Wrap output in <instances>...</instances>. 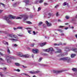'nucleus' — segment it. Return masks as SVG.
<instances>
[{
    "mask_svg": "<svg viewBox=\"0 0 77 77\" xmlns=\"http://www.w3.org/2000/svg\"><path fill=\"white\" fill-rule=\"evenodd\" d=\"M16 17L15 16H12V15H10L8 17L7 16L4 17V19L5 20H6L7 21L8 23H11V21H10V19L12 18V19H15L16 18Z\"/></svg>",
    "mask_w": 77,
    "mask_h": 77,
    "instance_id": "obj_1",
    "label": "nucleus"
},
{
    "mask_svg": "<svg viewBox=\"0 0 77 77\" xmlns=\"http://www.w3.org/2000/svg\"><path fill=\"white\" fill-rule=\"evenodd\" d=\"M59 60H63V61H67L68 63L71 61V59L68 57L60 58L59 59Z\"/></svg>",
    "mask_w": 77,
    "mask_h": 77,
    "instance_id": "obj_2",
    "label": "nucleus"
},
{
    "mask_svg": "<svg viewBox=\"0 0 77 77\" xmlns=\"http://www.w3.org/2000/svg\"><path fill=\"white\" fill-rule=\"evenodd\" d=\"M18 56L20 57H24L25 58H28L29 57V54L23 55L21 53L19 54H18Z\"/></svg>",
    "mask_w": 77,
    "mask_h": 77,
    "instance_id": "obj_3",
    "label": "nucleus"
},
{
    "mask_svg": "<svg viewBox=\"0 0 77 77\" xmlns=\"http://www.w3.org/2000/svg\"><path fill=\"white\" fill-rule=\"evenodd\" d=\"M64 70H60L59 71L54 70L53 72L54 73H56V74H58V73H60L63 72Z\"/></svg>",
    "mask_w": 77,
    "mask_h": 77,
    "instance_id": "obj_4",
    "label": "nucleus"
},
{
    "mask_svg": "<svg viewBox=\"0 0 77 77\" xmlns=\"http://www.w3.org/2000/svg\"><path fill=\"white\" fill-rule=\"evenodd\" d=\"M6 60H7L8 63H11V60H10V57L8 56L6 57Z\"/></svg>",
    "mask_w": 77,
    "mask_h": 77,
    "instance_id": "obj_5",
    "label": "nucleus"
},
{
    "mask_svg": "<svg viewBox=\"0 0 77 77\" xmlns=\"http://www.w3.org/2000/svg\"><path fill=\"white\" fill-rule=\"evenodd\" d=\"M56 50H58V51H57L56 52H55V53H61V50L59 49V48H56Z\"/></svg>",
    "mask_w": 77,
    "mask_h": 77,
    "instance_id": "obj_6",
    "label": "nucleus"
},
{
    "mask_svg": "<svg viewBox=\"0 0 77 77\" xmlns=\"http://www.w3.org/2000/svg\"><path fill=\"white\" fill-rule=\"evenodd\" d=\"M45 23L46 24H47V26L48 27H50V26H52L51 23H48V21H46Z\"/></svg>",
    "mask_w": 77,
    "mask_h": 77,
    "instance_id": "obj_7",
    "label": "nucleus"
},
{
    "mask_svg": "<svg viewBox=\"0 0 77 77\" xmlns=\"http://www.w3.org/2000/svg\"><path fill=\"white\" fill-rule=\"evenodd\" d=\"M10 40H11L13 41H18V38H17L16 39H14V38H10L9 39Z\"/></svg>",
    "mask_w": 77,
    "mask_h": 77,
    "instance_id": "obj_8",
    "label": "nucleus"
},
{
    "mask_svg": "<svg viewBox=\"0 0 77 77\" xmlns=\"http://www.w3.org/2000/svg\"><path fill=\"white\" fill-rule=\"evenodd\" d=\"M15 36V35H13V34H9L8 35V36H9V37H11V38H12L13 36Z\"/></svg>",
    "mask_w": 77,
    "mask_h": 77,
    "instance_id": "obj_9",
    "label": "nucleus"
},
{
    "mask_svg": "<svg viewBox=\"0 0 77 77\" xmlns=\"http://www.w3.org/2000/svg\"><path fill=\"white\" fill-rule=\"evenodd\" d=\"M38 51V50L37 49H33L32 50V52L34 53H37Z\"/></svg>",
    "mask_w": 77,
    "mask_h": 77,
    "instance_id": "obj_10",
    "label": "nucleus"
},
{
    "mask_svg": "<svg viewBox=\"0 0 77 77\" xmlns=\"http://www.w3.org/2000/svg\"><path fill=\"white\" fill-rule=\"evenodd\" d=\"M28 18H29V16L28 15H25L24 16V18H23V20L24 21H26V20L27 19H28Z\"/></svg>",
    "mask_w": 77,
    "mask_h": 77,
    "instance_id": "obj_11",
    "label": "nucleus"
},
{
    "mask_svg": "<svg viewBox=\"0 0 77 77\" xmlns=\"http://www.w3.org/2000/svg\"><path fill=\"white\" fill-rule=\"evenodd\" d=\"M72 51H74L75 52H77V49L73 48L72 49Z\"/></svg>",
    "mask_w": 77,
    "mask_h": 77,
    "instance_id": "obj_12",
    "label": "nucleus"
},
{
    "mask_svg": "<svg viewBox=\"0 0 77 77\" xmlns=\"http://www.w3.org/2000/svg\"><path fill=\"white\" fill-rule=\"evenodd\" d=\"M24 2L26 3V5H27L29 3V0H24Z\"/></svg>",
    "mask_w": 77,
    "mask_h": 77,
    "instance_id": "obj_13",
    "label": "nucleus"
},
{
    "mask_svg": "<svg viewBox=\"0 0 77 77\" xmlns=\"http://www.w3.org/2000/svg\"><path fill=\"white\" fill-rule=\"evenodd\" d=\"M13 7H16V6H17V2H16L14 3L13 4Z\"/></svg>",
    "mask_w": 77,
    "mask_h": 77,
    "instance_id": "obj_14",
    "label": "nucleus"
},
{
    "mask_svg": "<svg viewBox=\"0 0 77 77\" xmlns=\"http://www.w3.org/2000/svg\"><path fill=\"white\" fill-rule=\"evenodd\" d=\"M3 42L4 44L5 45H8V42H7L5 41H3Z\"/></svg>",
    "mask_w": 77,
    "mask_h": 77,
    "instance_id": "obj_15",
    "label": "nucleus"
},
{
    "mask_svg": "<svg viewBox=\"0 0 77 77\" xmlns=\"http://www.w3.org/2000/svg\"><path fill=\"white\" fill-rule=\"evenodd\" d=\"M7 51L8 53V54H10L11 51H10V50L9 49V48H8V47H7Z\"/></svg>",
    "mask_w": 77,
    "mask_h": 77,
    "instance_id": "obj_16",
    "label": "nucleus"
},
{
    "mask_svg": "<svg viewBox=\"0 0 77 77\" xmlns=\"http://www.w3.org/2000/svg\"><path fill=\"white\" fill-rule=\"evenodd\" d=\"M76 56V55L75 54H71V57L72 58H73V57H74Z\"/></svg>",
    "mask_w": 77,
    "mask_h": 77,
    "instance_id": "obj_17",
    "label": "nucleus"
},
{
    "mask_svg": "<svg viewBox=\"0 0 77 77\" xmlns=\"http://www.w3.org/2000/svg\"><path fill=\"white\" fill-rule=\"evenodd\" d=\"M45 45V43H43L40 44V45L41 47H42V46H44V45Z\"/></svg>",
    "mask_w": 77,
    "mask_h": 77,
    "instance_id": "obj_18",
    "label": "nucleus"
},
{
    "mask_svg": "<svg viewBox=\"0 0 77 77\" xmlns=\"http://www.w3.org/2000/svg\"><path fill=\"white\" fill-rule=\"evenodd\" d=\"M15 65H16V66H20V64L18 63H15Z\"/></svg>",
    "mask_w": 77,
    "mask_h": 77,
    "instance_id": "obj_19",
    "label": "nucleus"
},
{
    "mask_svg": "<svg viewBox=\"0 0 77 77\" xmlns=\"http://www.w3.org/2000/svg\"><path fill=\"white\" fill-rule=\"evenodd\" d=\"M62 45V43H60L59 44H54V45L57 46H59V45Z\"/></svg>",
    "mask_w": 77,
    "mask_h": 77,
    "instance_id": "obj_20",
    "label": "nucleus"
},
{
    "mask_svg": "<svg viewBox=\"0 0 77 77\" xmlns=\"http://www.w3.org/2000/svg\"><path fill=\"white\" fill-rule=\"evenodd\" d=\"M42 54L43 55V56H47L48 55L46 53H43Z\"/></svg>",
    "mask_w": 77,
    "mask_h": 77,
    "instance_id": "obj_21",
    "label": "nucleus"
},
{
    "mask_svg": "<svg viewBox=\"0 0 77 77\" xmlns=\"http://www.w3.org/2000/svg\"><path fill=\"white\" fill-rule=\"evenodd\" d=\"M68 5V3H66V2H64L63 4V6H66V5Z\"/></svg>",
    "mask_w": 77,
    "mask_h": 77,
    "instance_id": "obj_22",
    "label": "nucleus"
},
{
    "mask_svg": "<svg viewBox=\"0 0 77 77\" xmlns=\"http://www.w3.org/2000/svg\"><path fill=\"white\" fill-rule=\"evenodd\" d=\"M44 51H47V52H48L49 51H50V48L47 49H44Z\"/></svg>",
    "mask_w": 77,
    "mask_h": 77,
    "instance_id": "obj_23",
    "label": "nucleus"
},
{
    "mask_svg": "<svg viewBox=\"0 0 77 77\" xmlns=\"http://www.w3.org/2000/svg\"><path fill=\"white\" fill-rule=\"evenodd\" d=\"M26 23L27 24H32V23L30 21H28L26 22Z\"/></svg>",
    "mask_w": 77,
    "mask_h": 77,
    "instance_id": "obj_24",
    "label": "nucleus"
},
{
    "mask_svg": "<svg viewBox=\"0 0 77 77\" xmlns=\"http://www.w3.org/2000/svg\"><path fill=\"white\" fill-rule=\"evenodd\" d=\"M52 15V14L49 13L48 14V15H49V16L48 17V18H50L51 17V16Z\"/></svg>",
    "mask_w": 77,
    "mask_h": 77,
    "instance_id": "obj_25",
    "label": "nucleus"
},
{
    "mask_svg": "<svg viewBox=\"0 0 77 77\" xmlns=\"http://www.w3.org/2000/svg\"><path fill=\"white\" fill-rule=\"evenodd\" d=\"M49 50L50 51H54V50L53 48H49Z\"/></svg>",
    "mask_w": 77,
    "mask_h": 77,
    "instance_id": "obj_26",
    "label": "nucleus"
},
{
    "mask_svg": "<svg viewBox=\"0 0 77 77\" xmlns=\"http://www.w3.org/2000/svg\"><path fill=\"white\" fill-rule=\"evenodd\" d=\"M29 72L30 74H34V71H30Z\"/></svg>",
    "mask_w": 77,
    "mask_h": 77,
    "instance_id": "obj_27",
    "label": "nucleus"
},
{
    "mask_svg": "<svg viewBox=\"0 0 77 77\" xmlns=\"http://www.w3.org/2000/svg\"><path fill=\"white\" fill-rule=\"evenodd\" d=\"M69 48H66L65 49V51H69Z\"/></svg>",
    "mask_w": 77,
    "mask_h": 77,
    "instance_id": "obj_28",
    "label": "nucleus"
},
{
    "mask_svg": "<svg viewBox=\"0 0 77 77\" xmlns=\"http://www.w3.org/2000/svg\"><path fill=\"white\" fill-rule=\"evenodd\" d=\"M21 75H25L29 76L30 77V76L28 75V74L24 73H22Z\"/></svg>",
    "mask_w": 77,
    "mask_h": 77,
    "instance_id": "obj_29",
    "label": "nucleus"
},
{
    "mask_svg": "<svg viewBox=\"0 0 77 77\" xmlns=\"http://www.w3.org/2000/svg\"><path fill=\"white\" fill-rule=\"evenodd\" d=\"M72 70L73 71H77V69L76 68H73L72 69Z\"/></svg>",
    "mask_w": 77,
    "mask_h": 77,
    "instance_id": "obj_30",
    "label": "nucleus"
},
{
    "mask_svg": "<svg viewBox=\"0 0 77 77\" xmlns=\"http://www.w3.org/2000/svg\"><path fill=\"white\" fill-rule=\"evenodd\" d=\"M17 29H23V27L22 26H19L17 27Z\"/></svg>",
    "mask_w": 77,
    "mask_h": 77,
    "instance_id": "obj_31",
    "label": "nucleus"
},
{
    "mask_svg": "<svg viewBox=\"0 0 77 77\" xmlns=\"http://www.w3.org/2000/svg\"><path fill=\"white\" fill-rule=\"evenodd\" d=\"M0 75L2 77H5V75L2 74L1 73H0Z\"/></svg>",
    "mask_w": 77,
    "mask_h": 77,
    "instance_id": "obj_32",
    "label": "nucleus"
},
{
    "mask_svg": "<svg viewBox=\"0 0 77 77\" xmlns=\"http://www.w3.org/2000/svg\"><path fill=\"white\" fill-rule=\"evenodd\" d=\"M1 69H2V70L5 71V70H6V67H5L4 68H1Z\"/></svg>",
    "mask_w": 77,
    "mask_h": 77,
    "instance_id": "obj_33",
    "label": "nucleus"
},
{
    "mask_svg": "<svg viewBox=\"0 0 77 77\" xmlns=\"http://www.w3.org/2000/svg\"><path fill=\"white\" fill-rule=\"evenodd\" d=\"M34 74H37L39 72V71H34Z\"/></svg>",
    "mask_w": 77,
    "mask_h": 77,
    "instance_id": "obj_34",
    "label": "nucleus"
},
{
    "mask_svg": "<svg viewBox=\"0 0 77 77\" xmlns=\"http://www.w3.org/2000/svg\"><path fill=\"white\" fill-rule=\"evenodd\" d=\"M65 18L67 19V20H68V19L69 18V17L66 16Z\"/></svg>",
    "mask_w": 77,
    "mask_h": 77,
    "instance_id": "obj_35",
    "label": "nucleus"
},
{
    "mask_svg": "<svg viewBox=\"0 0 77 77\" xmlns=\"http://www.w3.org/2000/svg\"><path fill=\"white\" fill-rule=\"evenodd\" d=\"M65 55V53H63L61 54V56H64Z\"/></svg>",
    "mask_w": 77,
    "mask_h": 77,
    "instance_id": "obj_36",
    "label": "nucleus"
},
{
    "mask_svg": "<svg viewBox=\"0 0 77 77\" xmlns=\"http://www.w3.org/2000/svg\"><path fill=\"white\" fill-rule=\"evenodd\" d=\"M43 23L42 22H39L38 24L39 26H41V24H42Z\"/></svg>",
    "mask_w": 77,
    "mask_h": 77,
    "instance_id": "obj_37",
    "label": "nucleus"
},
{
    "mask_svg": "<svg viewBox=\"0 0 77 77\" xmlns=\"http://www.w3.org/2000/svg\"><path fill=\"white\" fill-rule=\"evenodd\" d=\"M16 18V19H20V20L21 19V17H17Z\"/></svg>",
    "mask_w": 77,
    "mask_h": 77,
    "instance_id": "obj_38",
    "label": "nucleus"
},
{
    "mask_svg": "<svg viewBox=\"0 0 77 77\" xmlns=\"http://www.w3.org/2000/svg\"><path fill=\"white\" fill-rule=\"evenodd\" d=\"M42 58H40L38 61L39 62H41V60H42Z\"/></svg>",
    "mask_w": 77,
    "mask_h": 77,
    "instance_id": "obj_39",
    "label": "nucleus"
},
{
    "mask_svg": "<svg viewBox=\"0 0 77 77\" xmlns=\"http://www.w3.org/2000/svg\"><path fill=\"white\" fill-rule=\"evenodd\" d=\"M44 0H40L39 1L40 3H41L43 2Z\"/></svg>",
    "mask_w": 77,
    "mask_h": 77,
    "instance_id": "obj_40",
    "label": "nucleus"
},
{
    "mask_svg": "<svg viewBox=\"0 0 77 77\" xmlns=\"http://www.w3.org/2000/svg\"><path fill=\"white\" fill-rule=\"evenodd\" d=\"M57 17H58V16H59V14L58 12H57L56 14Z\"/></svg>",
    "mask_w": 77,
    "mask_h": 77,
    "instance_id": "obj_41",
    "label": "nucleus"
},
{
    "mask_svg": "<svg viewBox=\"0 0 77 77\" xmlns=\"http://www.w3.org/2000/svg\"><path fill=\"white\" fill-rule=\"evenodd\" d=\"M58 31H59V32H62V30L60 29H58L57 30Z\"/></svg>",
    "mask_w": 77,
    "mask_h": 77,
    "instance_id": "obj_42",
    "label": "nucleus"
},
{
    "mask_svg": "<svg viewBox=\"0 0 77 77\" xmlns=\"http://www.w3.org/2000/svg\"><path fill=\"white\" fill-rule=\"evenodd\" d=\"M41 9V8L40 7L38 8V11H40Z\"/></svg>",
    "mask_w": 77,
    "mask_h": 77,
    "instance_id": "obj_43",
    "label": "nucleus"
},
{
    "mask_svg": "<svg viewBox=\"0 0 77 77\" xmlns=\"http://www.w3.org/2000/svg\"><path fill=\"white\" fill-rule=\"evenodd\" d=\"M33 15H30V16L29 17H30V18H33Z\"/></svg>",
    "mask_w": 77,
    "mask_h": 77,
    "instance_id": "obj_44",
    "label": "nucleus"
},
{
    "mask_svg": "<svg viewBox=\"0 0 77 77\" xmlns=\"http://www.w3.org/2000/svg\"><path fill=\"white\" fill-rule=\"evenodd\" d=\"M28 32L30 34H31V33L30 32H31V30H28Z\"/></svg>",
    "mask_w": 77,
    "mask_h": 77,
    "instance_id": "obj_45",
    "label": "nucleus"
},
{
    "mask_svg": "<svg viewBox=\"0 0 77 77\" xmlns=\"http://www.w3.org/2000/svg\"><path fill=\"white\" fill-rule=\"evenodd\" d=\"M58 6H59V5H57L55 6V8H57L58 7Z\"/></svg>",
    "mask_w": 77,
    "mask_h": 77,
    "instance_id": "obj_46",
    "label": "nucleus"
},
{
    "mask_svg": "<svg viewBox=\"0 0 77 77\" xmlns=\"http://www.w3.org/2000/svg\"><path fill=\"white\" fill-rule=\"evenodd\" d=\"M4 60L2 59V58H0V62H2V61H4Z\"/></svg>",
    "mask_w": 77,
    "mask_h": 77,
    "instance_id": "obj_47",
    "label": "nucleus"
},
{
    "mask_svg": "<svg viewBox=\"0 0 77 77\" xmlns=\"http://www.w3.org/2000/svg\"><path fill=\"white\" fill-rule=\"evenodd\" d=\"M33 33H34V35H36V33L35 31H33Z\"/></svg>",
    "mask_w": 77,
    "mask_h": 77,
    "instance_id": "obj_48",
    "label": "nucleus"
},
{
    "mask_svg": "<svg viewBox=\"0 0 77 77\" xmlns=\"http://www.w3.org/2000/svg\"><path fill=\"white\" fill-rule=\"evenodd\" d=\"M22 66H23V68H27V67L25 66L24 65H22Z\"/></svg>",
    "mask_w": 77,
    "mask_h": 77,
    "instance_id": "obj_49",
    "label": "nucleus"
},
{
    "mask_svg": "<svg viewBox=\"0 0 77 77\" xmlns=\"http://www.w3.org/2000/svg\"><path fill=\"white\" fill-rule=\"evenodd\" d=\"M38 1L36 0V1H35V4H36L38 3Z\"/></svg>",
    "mask_w": 77,
    "mask_h": 77,
    "instance_id": "obj_50",
    "label": "nucleus"
},
{
    "mask_svg": "<svg viewBox=\"0 0 77 77\" xmlns=\"http://www.w3.org/2000/svg\"><path fill=\"white\" fill-rule=\"evenodd\" d=\"M57 57H61V54L60 55H57Z\"/></svg>",
    "mask_w": 77,
    "mask_h": 77,
    "instance_id": "obj_51",
    "label": "nucleus"
},
{
    "mask_svg": "<svg viewBox=\"0 0 77 77\" xmlns=\"http://www.w3.org/2000/svg\"><path fill=\"white\" fill-rule=\"evenodd\" d=\"M61 36H64V34L62 33L61 34H60Z\"/></svg>",
    "mask_w": 77,
    "mask_h": 77,
    "instance_id": "obj_52",
    "label": "nucleus"
},
{
    "mask_svg": "<svg viewBox=\"0 0 77 77\" xmlns=\"http://www.w3.org/2000/svg\"><path fill=\"white\" fill-rule=\"evenodd\" d=\"M34 44H32L31 45V47H33L34 46Z\"/></svg>",
    "mask_w": 77,
    "mask_h": 77,
    "instance_id": "obj_53",
    "label": "nucleus"
},
{
    "mask_svg": "<svg viewBox=\"0 0 77 77\" xmlns=\"http://www.w3.org/2000/svg\"><path fill=\"white\" fill-rule=\"evenodd\" d=\"M26 9L27 11H30V9L29 8H26Z\"/></svg>",
    "mask_w": 77,
    "mask_h": 77,
    "instance_id": "obj_54",
    "label": "nucleus"
},
{
    "mask_svg": "<svg viewBox=\"0 0 77 77\" xmlns=\"http://www.w3.org/2000/svg\"><path fill=\"white\" fill-rule=\"evenodd\" d=\"M0 54H1V56H3V53H2V52H0Z\"/></svg>",
    "mask_w": 77,
    "mask_h": 77,
    "instance_id": "obj_55",
    "label": "nucleus"
},
{
    "mask_svg": "<svg viewBox=\"0 0 77 77\" xmlns=\"http://www.w3.org/2000/svg\"><path fill=\"white\" fill-rule=\"evenodd\" d=\"M33 10L34 11H35V7L33 6Z\"/></svg>",
    "mask_w": 77,
    "mask_h": 77,
    "instance_id": "obj_56",
    "label": "nucleus"
},
{
    "mask_svg": "<svg viewBox=\"0 0 77 77\" xmlns=\"http://www.w3.org/2000/svg\"><path fill=\"white\" fill-rule=\"evenodd\" d=\"M26 29H31V28H26Z\"/></svg>",
    "mask_w": 77,
    "mask_h": 77,
    "instance_id": "obj_57",
    "label": "nucleus"
},
{
    "mask_svg": "<svg viewBox=\"0 0 77 77\" xmlns=\"http://www.w3.org/2000/svg\"><path fill=\"white\" fill-rule=\"evenodd\" d=\"M18 35V36H20V37H21L23 36V35Z\"/></svg>",
    "mask_w": 77,
    "mask_h": 77,
    "instance_id": "obj_58",
    "label": "nucleus"
},
{
    "mask_svg": "<svg viewBox=\"0 0 77 77\" xmlns=\"http://www.w3.org/2000/svg\"><path fill=\"white\" fill-rule=\"evenodd\" d=\"M17 71H18V72H20V70L19 69H17Z\"/></svg>",
    "mask_w": 77,
    "mask_h": 77,
    "instance_id": "obj_59",
    "label": "nucleus"
},
{
    "mask_svg": "<svg viewBox=\"0 0 77 77\" xmlns=\"http://www.w3.org/2000/svg\"><path fill=\"white\" fill-rule=\"evenodd\" d=\"M59 27L60 28H62V27H63V26H59Z\"/></svg>",
    "mask_w": 77,
    "mask_h": 77,
    "instance_id": "obj_60",
    "label": "nucleus"
},
{
    "mask_svg": "<svg viewBox=\"0 0 77 77\" xmlns=\"http://www.w3.org/2000/svg\"><path fill=\"white\" fill-rule=\"evenodd\" d=\"M14 46L15 47H17V45L16 44H14Z\"/></svg>",
    "mask_w": 77,
    "mask_h": 77,
    "instance_id": "obj_61",
    "label": "nucleus"
},
{
    "mask_svg": "<svg viewBox=\"0 0 77 77\" xmlns=\"http://www.w3.org/2000/svg\"><path fill=\"white\" fill-rule=\"evenodd\" d=\"M2 12H3V11H2V10H0V13H2Z\"/></svg>",
    "mask_w": 77,
    "mask_h": 77,
    "instance_id": "obj_62",
    "label": "nucleus"
},
{
    "mask_svg": "<svg viewBox=\"0 0 77 77\" xmlns=\"http://www.w3.org/2000/svg\"><path fill=\"white\" fill-rule=\"evenodd\" d=\"M44 5L45 6H46V5H47V3H44Z\"/></svg>",
    "mask_w": 77,
    "mask_h": 77,
    "instance_id": "obj_63",
    "label": "nucleus"
},
{
    "mask_svg": "<svg viewBox=\"0 0 77 77\" xmlns=\"http://www.w3.org/2000/svg\"><path fill=\"white\" fill-rule=\"evenodd\" d=\"M75 37H76V38H77V34L75 35Z\"/></svg>",
    "mask_w": 77,
    "mask_h": 77,
    "instance_id": "obj_64",
    "label": "nucleus"
}]
</instances>
